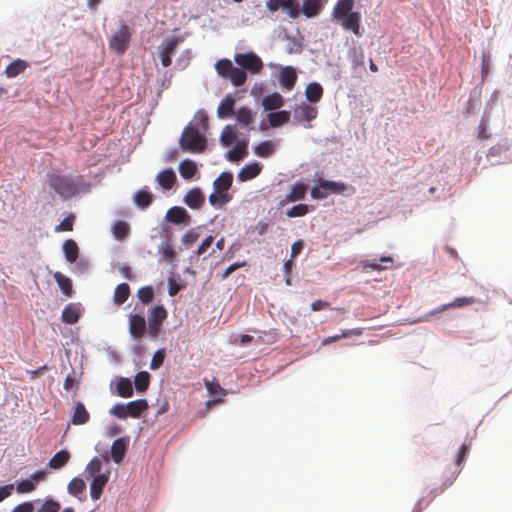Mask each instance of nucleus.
<instances>
[{
  "mask_svg": "<svg viewBox=\"0 0 512 512\" xmlns=\"http://www.w3.org/2000/svg\"><path fill=\"white\" fill-rule=\"evenodd\" d=\"M358 0H337L331 13L333 21L337 22L345 31H351L361 36V13L353 10Z\"/></svg>",
  "mask_w": 512,
  "mask_h": 512,
  "instance_id": "f257e3e1",
  "label": "nucleus"
},
{
  "mask_svg": "<svg viewBox=\"0 0 512 512\" xmlns=\"http://www.w3.org/2000/svg\"><path fill=\"white\" fill-rule=\"evenodd\" d=\"M179 146L184 152L203 153L207 148V139L198 126L190 123L179 138Z\"/></svg>",
  "mask_w": 512,
  "mask_h": 512,
  "instance_id": "f03ea898",
  "label": "nucleus"
},
{
  "mask_svg": "<svg viewBox=\"0 0 512 512\" xmlns=\"http://www.w3.org/2000/svg\"><path fill=\"white\" fill-rule=\"evenodd\" d=\"M48 184L62 198L69 199L78 193L77 184L69 176L50 174Z\"/></svg>",
  "mask_w": 512,
  "mask_h": 512,
  "instance_id": "7ed1b4c3",
  "label": "nucleus"
},
{
  "mask_svg": "<svg viewBox=\"0 0 512 512\" xmlns=\"http://www.w3.org/2000/svg\"><path fill=\"white\" fill-rule=\"evenodd\" d=\"M131 36L132 33L129 26L123 23L109 41L110 50L114 51L118 55H123L129 47Z\"/></svg>",
  "mask_w": 512,
  "mask_h": 512,
  "instance_id": "20e7f679",
  "label": "nucleus"
},
{
  "mask_svg": "<svg viewBox=\"0 0 512 512\" xmlns=\"http://www.w3.org/2000/svg\"><path fill=\"white\" fill-rule=\"evenodd\" d=\"M167 318V310L163 305H157L148 314V334L151 338H157L160 327Z\"/></svg>",
  "mask_w": 512,
  "mask_h": 512,
  "instance_id": "39448f33",
  "label": "nucleus"
},
{
  "mask_svg": "<svg viewBox=\"0 0 512 512\" xmlns=\"http://www.w3.org/2000/svg\"><path fill=\"white\" fill-rule=\"evenodd\" d=\"M234 61L243 68L253 74L259 73L263 68L261 58L253 52L238 53L234 56Z\"/></svg>",
  "mask_w": 512,
  "mask_h": 512,
  "instance_id": "423d86ee",
  "label": "nucleus"
},
{
  "mask_svg": "<svg viewBox=\"0 0 512 512\" xmlns=\"http://www.w3.org/2000/svg\"><path fill=\"white\" fill-rule=\"evenodd\" d=\"M346 190V185L342 182H335L329 180L320 181L319 187H313L311 189V197L313 199L326 198L329 192L342 193Z\"/></svg>",
  "mask_w": 512,
  "mask_h": 512,
  "instance_id": "0eeeda50",
  "label": "nucleus"
},
{
  "mask_svg": "<svg viewBox=\"0 0 512 512\" xmlns=\"http://www.w3.org/2000/svg\"><path fill=\"white\" fill-rule=\"evenodd\" d=\"M182 41V39L178 37H171L166 39L160 45V58L161 64L163 67H169L172 63V54L175 52L176 47Z\"/></svg>",
  "mask_w": 512,
  "mask_h": 512,
  "instance_id": "6e6552de",
  "label": "nucleus"
},
{
  "mask_svg": "<svg viewBox=\"0 0 512 512\" xmlns=\"http://www.w3.org/2000/svg\"><path fill=\"white\" fill-rule=\"evenodd\" d=\"M146 332V320L141 314L129 317V333L135 340H141Z\"/></svg>",
  "mask_w": 512,
  "mask_h": 512,
  "instance_id": "1a4fd4ad",
  "label": "nucleus"
},
{
  "mask_svg": "<svg viewBox=\"0 0 512 512\" xmlns=\"http://www.w3.org/2000/svg\"><path fill=\"white\" fill-rule=\"evenodd\" d=\"M110 476V470L107 469L103 475H97V477H91L90 483V496L93 500L100 499L105 485L108 483Z\"/></svg>",
  "mask_w": 512,
  "mask_h": 512,
  "instance_id": "9d476101",
  "label": "nucleus"
},
{
  "mask_svg": "<svg viewBox=\"0 0 512 512\" xmlns=\"http://www.w3.org/2000/svg\"><path fill=\"white\" fill-rule=\"evenodd\" d=\"M293 114L298 122H310L317 117L318 110L314 106L303 103L294 108Z\"/></svg>",
  "mask_w": 512,
  "mask_h": 512,
  "instance_id": "9b49d317",
  "label": "nucleus"
},
{
  "mask_svg": "<svg viewBox=\"0 0 512 512\" xmlns=\"http://www.w3.org/2000/svg\"><path fill=\"white\" fill-rule=\"evenodd\" d=\"M183 202L191 209H200L205 203V195L196 187L190 189L184 196Z\"/></svg>",
  "mask_w": 512,
  "mask_h": 512,
  "instance_id": "f8f14e48",
  "label": "nucleus"
},
{
  "mask_svg": "<svg viewBox=\"0 0 512 512\" xmlns=\"http://www.w3.org/2000/svg\"><path fill=\"white\" fill-rule=\"evenodd\" d=\"M156 182L164 190H170L177 182V177L173 169L168 168L160 171L155 178Z\"/></svg>",
  "mask_w": 512,
  "mask_h": 512,
  "instance_id": "ddd939ff",
  "label": "nucleus"
},
{
  "mask_svg": "<svg viewBox=\"0 0 512 512\" xmlns=\"http://www.w3.org/2000/svg\"><path fill=\"white\" fill-rule=\"evenodd\" d=\"M297 81V74L293 67L287 66L283 68L279 75V83L280 85L287 89L291 90L295 86Z\"/></svg>",
  "mask_w": 512,
  "mask_h": 512,
  "instance_id": "4468645a",
  "label": "nucleus"
},
{
  "mask_svg": "<svg viewBox=\"0 0 512 512\" xmlns=\"http://www.w3.org/2000/svg\"><path fill=\"white\" fill-rule=\"evenodd\" d=\"M262 170V165L258 162L246 164L238 173V180L246 182L257 177Z\"/></svg>",
  "mask_w": 512,
  "mask_h": 512,
  "instance_id": "2eb2a0df",
  "label": "nucleus"
},
{
  "mask_svg": "<svg viewBox=\"0 0 512 512\" xmlns=\"http://www.w3.org/2000/svg\"><path fill=\"white\" fill-rule=\"evenodd\" d=\"M308 186L305 183L298 182L295 183L291 191L286 195L285 200L282 202V205L285 203H292L305 198Z\"/></svg>",
  "mask_w": 512,
  "mask_h": 512,
  "instance_id": "dca6fc26",
  "label": "nucleus"
},
{
  "mask_svg": "<svg viewBox=\"0 0 512 512\" xmlns=\"http://www.w3.org/2000/svg\"><path fill=\"white\" fill-rule=\"evenodd\" d=\"M103 461L108 464L110 461V458L108 454H104L102 456V459L98 457H94L86 466V473L89 477H97V475H103L104 472H102L103 468Z\"/></svg>",
  "mask_w": 512,
  "mask_h": 512,
  "instance_id": "f3484780",
  "label": "nucleus"
},
{
  "mask_svg": "<svg viewBox=\"0 0 512 512\" xmlns=\"http://www.w3.org/2000/svg\"><path fill=\"white\" fill-rule=\"evenodd\" d=\"M233 182V175L231 172H222L213 183L215 191L223 194H229L228 190L231 188Z\"/></svg>",
  "mask_w": 512,
  "mask_h": 512,
  "instance_id": "a211bd4d",
  "label": "nucleus"
},
{
  "mask_svg": "<svg viewBox=\"0 0 512 512\" xmlns=\"http://www.w3.org/2000/svg\"><path fill=\"white\" fill-rule=\"evenodd\" d=\"M235 98L232 95H226L221 101L217 109L219 118L224 119L233 115L234 113Z\"/></svg>",
  "mask_w": 512,
  "mask_h": 512,
  "instance_id": "6ab92c4d",
  "label": "nucleus"
},
{
  "mask_svg": "<svg viewBox=\"0 0 512 512\" xmlns=\"http://www.w3.org/2000/svg\"><path fill=\"white\" fill-rule=\"evenodd\" d=\"M153 194L149 191L148 187H144L135 193L133 197V201L137 207L140 209H145L149 207L153 202Z\"/></svg>",
  "mask_w": 512,
  "mask_h": 512,
  "instance_id": "aec40b11",
  "label": "nucleus"
},
{
  "mask_svg": "<svg viewBox=\"0 0 512 512\" xmlns=\"http://www.w3.org/2000/svg\"><path fill=\"white\" fill-rule=\"evenodd\" d=\"M165 218L173 224H181L189 218V215L183 207L174 206L167 211Z\"/></svg>",
  "mask_w": 512,
  "mask_h": 512,
  "instance_id": "412c9836",
  "label": "nucleus"
},
{
  "mask_svg": "<svg viewBox=\"0 0 512 512\" xmlns=\"http://www.w3.org/2000/svg\"><path fill=\"white\" fill-rule=\"evenodd\" d=\"M29 67V63L23 59H16L5 68V75L8 78H14L23 73Z\"/></svg>",
  "mask_w": 512,
  "mask_h": 512,
  "instance_id": "4be33fe9",
  "label": "nucleus"
},
{
  "mask_svg": "<svg viewBox=\"0 0 512 512\" xmlns=\"http://www.w3.org/2000/svg\"><path fill=\"white\" fill-rule=\"evenodd\" d=\"M81 312L77 305L70 303L62 311L61 319L64 323L75 324L80 318Z\"/></svg>",
  "mask_w": 512,
  "mask_h": 512,
  "instance_id": "5701e85b",
  "label": "nucleus"
},
{
  "mask_svg": "<svg viewBox=\"0 0 512 512\" xmlns=\"http://www.w3.org/2000/svg\"><path fill=\"white\" fill-rule=\"evenodd\" d=\"M127 444L123 438L116 439L111 446V458L116 464H120L125 456Z\"/></svg>",
  "mask_w": 512,
  "mask_h": 512,
  "instance_id": "b1692460",
  "label": "nucleus"
},
{
  "mask_svg": "<svg viewBox=\"0 0 512 512\" xmlns=\"http://www.w3.org/2000/svg\"><path fill=\"white\" fill-rule=\"evenodd\" d=\"M90 419V414L86 410L85 406L81 402H77L75 405L74 413L71 419L73 425L86 424Z\"/></svg>",
  "mask_w": 512,
  "mask_h": 512,
  "instance_id": "393cba45",
  "label": "nucleus"
},
{
  "mask_svg": "<svg viewBox=\"0 0 512 512\" xmlns=\"http://www.w3.org/2000/svg\"><path fill=\"white\" fill-rule=\"evenodd\" d=\"M248 154L247 151V142H239L234 148L226 153V159L230 162H238L239 160L246 157Z\"/></svg>",
  "mask_w": 512,
  "mask_h": 512,
  "instance_id": "a878e982",
  "label": "nucleus"
},
{
  "mask_svg": "<svg viewBox=\"0 0 512 512\" xmlns=\"http://www.w3.org/2000/svg\"><path fill=\"white\" fill-rule=\"evenodd\" d=\"M262 105L267 111L276 110L284 105V99L279 93L274 92L263 98Z\"/></svg>",
  "mask_w": 512,
  "mask_h": 512,
  "instance_id": "bb28decb",
  "label": "nucleus"
},
{
  "mask_svg": "<svg viewBox=\"0 0 512 512\" xmlns=\"http://www.w3.org/2000/svg\"><path fill=\"white\" fill-rule=\"evenodd\" d=\"M323 9L321 0H305L302 5V12L307 18L317 16Z\"/></svg>",
  "mask_w": 512,
  "mask_h": 512,
  "instance_id": "cd10ccee",
  "label": "nucleus"
},
{
  "mask_svg": "<svg viewBox=\"0 0 512 512\" xmlns=\"http://www.w3.org/2000/svg\"><path fill=\"white\" fill-rule=\"evenodd\" d=\"M148 409V402L145 399H138L128 403V417L139 418Z\"/></svg>",
  "mask_w": 512,
  "mask_h": 512,
  "instance_id": "c85d7f7f",
  "label": "nucleus"
},
{
  "mask_svg": "<svg viewBox=\"0 0 512 512\" xmlns=\"http://www.w3.org/2000/svg\"><path fill=\"white\" fill-rule=\"evenodd\" d=\"M305 96L310 103L319 102L323 96L322 86L317 82L308 84L305 89Z\"/></svg>",
  "mask_w": 512,
  "mask_h": 512,
  "instance_id": "c756f323",
  "label": "nucleus"
},
{
  "mask_svg": "<svg viewBox=\"0 0 512 512\" xmlns=\"http://www.w3.org/2000/svg\"><path fill=\"white\" fill-rule=\"evenodd\" d=\"M267 117L271 127H279L289 122L290 112L286 110L271 112Z\"/></svg>",
  "mask_w": 512,
  "mask_h": 512,
  "instance_id": "7c9ffc66",
  "label": "nucleus"
},
{
  "mask_svg": "<svg viewBox=\"0 0 512 512\" xmlns=\"http://www.w3.org/2000/svg\"><path fill=\"white\" fill-rule=\"evenodd\" d=\"M198 171V168H197V165L194 161L190 160V159H185L183 161L180 162L179 164V173L181 175L182 178L184 179H191L195 176V174L197 173Z\"/></svg>",
  "mask_w": 512,
  "mask_h": 512,
  "instance_id": "2f4dec72",
  "label": "nucleus"
},
{
  "mask_svg": "<svg viewBox=\"0 0 512 512\" xmlns=\"http://www.w3.org/2000/svg\"><path fill=\"white\" fill-rule=\"evenodd\" d=\"M54 279L56 280L62 293L67 297H71L73 294V287H72L71 279L68 278L67 276H65L64 274H62L61 272H55Z\"/></svg>",
  "mask_w": 512,
  "mask_h": 512,
  "instance_id": "473e14b6",
  "label": "nucleus"
},
{
  "mask_svg": "<svg viewBox=\"0 0 512 512\" xmlns=\"http://www.w3.org/2000/svg\"><path fill=\"white\" fill-rule=\"evenodd\" d=\"M70 460V453L67 450L57 452L48 462L51 469H61Z\"/></svg>",
  "mask_w": 512,
  "mask_h": 512,
  "instance_id": "72a5a7b5",
  "label": "nucleus"
},
{
  "mask_svg": "<svg viewBox=\"0 0 512 512\" xmlns=\"http://www.w3.org/2000/svg\"><path fill=\"white\" fill-rule=\"evenodd\" d=\"M63 251L66 260L70 263H74L79 256V248L76 242L72 239H68L63 243Z\"/></svg>",
  "mask_w": 512,
  "mask_h": 512,
  "instance_id": "f704fd0d",
  "label": "nucleus"
},
{
  "mask_svg": "<svg viewBox=\"0 0 512 512\" xmlns=\"http://www.w3.org/2000/svg\"><path fill=\"white\" fill-rule=\"evenodd\" d=\"M112 233L118 241H122L128 237L130 233V226L127 222L118 220L112 226Z\"/></svg>",
  "mask_w": 512,
  "mask_h": 512,
  "instance_id": "c9c22d12",
  "label": "nucleus"
},
{
  "mask_svg": "<svg viewBox=\"0 0 512 512\" xmlns=\"http://www.w3.org/2000/svg\"><path fill=\"white\" fill-rule=\"evenodd\" d=\"M130 295V287L127 283H121L116 286L114 291V303L122 305L125 303Z\"/></svg>",
  "mask_w": 512,
  "mask_h": 512,
  "instance_id": "e433bc0d",
  "label": "nucleus"
},
{
  "mask_svg": "<svg viewBox=\"0 0 512 512\" xmlns=\"http://www.w3.org/2000/svg\"><path fill=\"white\" fill-rule=\"evenodd\" d=\"M134 384L138 392H145L150 384V374L147 371L138 372L135 376Z\"/></svg>",
  "mask_w": 512,
  "mask_h": 512,
  "instance_id": "4c0bfd02",
  "label": "nucleus"
},
{
  "mask_svg": "<svg viewBox=\"0 0 512 512\" xmlns=\"http://www.w3.org/2000/svg\"><path fill=\"white\" fill-rule=\"evenodd\" d=\"M116 389L121 397L129 398L133 395L132 382L128 378H121L117 383Z\"/></svg>",
  "mask_w": 512,
  "mask_h": 512,
  "instance_id": "58836bf2",
  "label": "nucleus"
},
{
  "mask_svg": "<svg viewBox=\"0 0 512 512\" xmlns=\"http://www.w3.org/2000/svg\"><path fill=\"white\" fill-rule=\"evenodd\" d=\"M226 79H229L234 86L239 87L246 82L247 75L243 69L234 67Z\"/></svg>",
  "mask_w": 512,
  "mask_h": 512,
  "instance_id": "ea45409f",
  "label": "nucleus"
},
{
  "mask_svg": "<svg viewBox=\"0 0 512 512\" xmlns=\"http://www.w3.org/2000/svg\"><path fill=\"white\" fill-rule=\"evenodd\" d=\"M237 122L244 126L248 127L253 123V114L250 108L241 107L236 113Z\"/></svg>",
  "mask_w": 512,
  "mask_h": 512,
  "instance_id": "a19ab883",
  "label": "nucleus"
},
{
  "mask_svg": "<svg viewBox=\"0 0 512 512\" xmlns=\"http://www.w3.org/2000/svg\"><path fill=\"white\" fill-rule=\"evenodd\" d=\"M86 489L85 481L81 478L75 477L73 478L67 486L68 493L73 496H79Z\"/></svg>",
  "mask_w": 512,
  "mask_h": 512,
  "instance_id": "79ce46f5",
  "label": "nucleus"
},
{
  "mask_svg": "<svg viewBox=\"0 0 512 512\" xmlns=\"http://www.w3.org/2000/svg\"><path fill=\"white\" fill-rule=\"evenodd\" d=\"M475 302H476V300L473 297H458L451 303L443 305L439 309V311H445L448 308H461V307L472 305Z\"/></svg>",
  "mask_w": 512,
  "mask_h": 512,
  "instance_id": "37998d69",
  "label": "nucleus"
},
{
  "mask_svg": "<svg viewBox=\"0 0 512 512\" xmlns=\"http://www.w3.org/2000/svg\"><path fill=\"white\" fill-rule=\"evenodd\" d=\"M233 68L232 62L226 58L218 60L215 64L217 73L223 78H227Z\"/></svg>",
  "mask_w": 512,
  "mask_h": 512,
  "instance_id": "c03bdc74",
  "label": "nucleus"
},
{
  "mask_svg": "<svg viewBox=\"0 0 512 512\" xmlns=\"http://www.w3.org/2000/svg\"><path fill=\"white\" fill-rule=\"evenodd\" d=\"M254 152L257 156L267 158L274 152L273 144L270 141H263L254 148Z\"/></svg>",
  "mask_w": 512,
  "mask_h": 512,
  "instance_id": "a18cd8bd",
  "label": "nucleus"
},
{
  "mask_svg": "<svg viewBox=\"0 0 512 512\" xmlns=\"http://www.w3.org/2000/svg\"><path fill=\"white\" fill-rule=\"evenodd\" d=\"M282 8L286 10L288 15L293 19L300 15V7L296 0H282Z\"/></svg>",
  "mask_w": 512,
  "mask_h": 512,
  "instance_id": "49530a36",
  "label": "nucleus"
},
{
  "mask_svg": "<svg viewBox=\"0 0 512 512\" xmlns=\"http://www.w3.org/2000/svg\"><path fill=\"white\" fill-rule=\"evenodd\" d=\"M230 200L231 196L229 194H223L215 190L209 196V202L212 206H223L227 204Z\"/></svg>",
  "mask_w": 512,
  "mask_h": 512,
  "instance_id": "de8ad7c7",
  "label": "nucleus"
},
{
  "mask_svg": "<svg viewBox=\"0 0 512 512\" xmlns=\"http://www.w3.org/2000/svg\"><path fill=\"white\" fill-rule=\"evenodd\" d=\"M236 139V133L233 129V127L227 125L220 136V142L224 147L230 146L234 140Z\"/></svg>",
  "mask_w": 512,
  "mask_h": 512,
  "instance_id": "09e8293b",
  "label": "nucleus"
},
{
  "mask_svg": "<svg viewBox=\"0 0 512 512\" xmlns=\"http://www.w3.org/2000/svg\"><path fill=\"white\" fill-rule=\"evenodd\" d=\"M138 299L144 304L147 305L151 303L154 299V290L151 286L141 287L137 292Z\"/></svg>",
  "mask_w": 512,
  "mask_h": 512,
  "instance_id": "8fccbe9b",
  "label": "nucleus"
},
{
  "mask_svg": "<svg viewBox=\"0 0 512 512\" xmlns=\"http://www.w3.org/2000/svg\"><path fill=\"white\" fill-rule=\"evenodd\" d=\"M159 253L163 259L167 262H171L175 258V251L172 244L169 241L163 242L159 247Z\"/></svg>",
  "mask_w": 512,
  "mask_h": 512,
  "instance_id": "3c124183",
  "label": "nucleus"
},
{
  "mask_svg": "<svg viewBox=\"0 0 512 512\" xmlns=\"http://www.w3.org/2000/svg\"><path fill=\"white\" fill-rule=\"evenodd\" d=\"M360 265L362 267V270L364 272L368 271V270H372V271H381V270H386V269H390V266L389 265H384V266H381V264L379 262H377L376 259H372V260H363L360 262Z\"/></svg>",
  "mask_w": 512,
  "mask_h": 512,
  "instance_id": "603ef678",
  "label": "nucleus"
},
{
  "mask_svg": "<svg viewBox=\"0 0 512 512\" xmlns=\"http://www.w3.org/2000/svg\"><path fill=\"white\" fill-rule=\"evenodd\" d=\"M310 206L307 204H298L291 207L289 210H287L286 215L288 217L294 218V217H301L309 213Z\"/></svg>",
  "mask_w": 512,
  "mask_h": 512,
  "instance_id": "864d4df0",
  "label": "nucleus"
},
{
  "mask_svg": "<svg viewBox=\"0 0 512 512\" xmlns=\"http://www.w3.org/2000/svg\"><path fill=\"white\" fill-rule=\"evenodd\" d=\"M36 489V486L34 485L33 480L23 479L20 482H18L16 486V491L19 494H26L31 493Z\"/></svg>",
  "mask_w": 512,
  "mask_h": 512,
  "instance_id": "5fc2aeb1",
  "label": "nucleus"
},
{
  "mask_svg": "<svg viewBox=\"0 0 512 512\" xmlns=\"http://www.w3.org/2000/svg\"><path fill=\"white\" fill-rule=\"evenodd\" d=\"M60 503L53 499H46L41 508L37 512H58L60 510Z\"/></svg>",
  "mask_w": 512,
  "mask_h": 512,
  "instance_id": "6e6d98bb",
  "label": "nucleus"
},
{
  "mask_svg": "<svg viewBox=\"0 0 512 512\" xmlns=\"http://www.w3.org/2000/svg\"><path fill=\"white\" fill-rule=\"evenodd\" d=\"M127 407H128V403L127 404H122V403L116 404L111 408L110 413L119 419H125L128 417Z\"/></svg>",
  "mask_w": 512,
  "mask_h": 512,
  "instance_id": "4d7b16f0",
  "label": "nucleus"
},
{
  "mask_svg": "<svg viewBox=\"0 0 512 512\" xmlns=\"http://www.w3.org/2000/svg\"><path fill=\"white\" fill-rule=\"evenodd\" d=\"M75 221V216L73 214H69L65 217L62 222L55 228L56 232L60 231H72L73 224Z\"/></svg>",
  "mask_w": 512,
  "mask_h": 512,
  "instance_id": "13d9d810",
  "label": "nucleus"
},
{
  "mask_svg": "<svg viewBox=\"0 0 512 512\" xmlns=\"http://www.w3.org/2000/svg\"><path fill=\"white\" fill-rule=\"evenodd\" d=\"M164 358H165V351L163 349L156 351L152 357V360L150 363V368L152 370L158 369L163 364Z\"/></svg>",
  "mask_w": 512,
  "mask_h": 512,
  "instance_id": "bf43d9fd",
  "label": "nucleus"
},
{
  "mask_svg": "<svg viewBox=\"0 0 512 512\" xmlns=\"http://www.w3.org/2000/svg\"><path fill=\"white\" fill-rule=\"evenodd\" d=\"M205 387H206L208 393L211 395L223 394V392H224L223 388L220 386L219 382L216 380H213V381L205 380Z\"/></svg>",
  "mask_w": 512,
  "mask_h": 512,
  "instance_id": "052dcab7",
  "label": "nucleus"
},
{
  "mask_svg": "<svg viewBox=\"0 0 512 512\" xmlns=\"http://www.w3.org/2000/svg\"><path fill=\"white\" fill-rule=\"evenodd\" d=\"M198 238H199V233H197L194 230H189L182 236V243L185 246L190 247L198 240Z\"/></svg>",
  "mask_w": 512,
  "mask_h": 512,
  "instance_id": "680f3d73",
  "label": "nucleus"
},
{
  "mask_svg": "<svg viewBox=\"0 0 512 512\" xmlns=\"http://www.w3.org/2000/svg\"><path fill=\"white\" fill-rule=\"evenodd\" d=\"M195 119L198 121V126L201 131H205L208 128V116L204 110H200L196 113Z\"/></svg>",
  "mask_w": 512,
  "mask_h": 512,
  "instance_id": "e2e57ef3",
  "label": "nucleus"
},
{
  "mask_svg": "<svg viewBox=\"0 0 512 512\" xmlns=\"http://www.w3.org/2000/svg\"><path fill=\"white\" fill-rule=\"evenodd\" d=\"M477 137L480 140H487L490 137V134L488 133V121L483 118L481 119L478 126Z\"/></svg>",
  "mask_w": 512,
  "mask_h": 512,
  "instance_id": "0e129e2a",
  "label": "nucleus"
},
{
  "mask_svg": "<svg viewBox=\"0 0 512 512\" xmlns=\"http://www.w3.org/2000/svg\"><path fill=\"white\" fill-rule=\"evenodd\" d=\"M214 242V237L213 236H208L206 237L202 243L199 245L198 249L196 250V254L197 255H202L204 254L208 249L209 247L213 244Z\"/></svg>",
  "mask_w": 512,
  "mask_h": 512,
  "instance_id": "69168bd1",
  "label": "nucleus"
},
{
  "mask_svg": "<svg viewBox=\"0 0 512 512\" xmlns=\"http://www.w3.org/2000/svg\"><path fill=\"white\" fill-rule=\"evenodd\" d=\"M34 505L32 502L27 501L15 506L12 512H34Z\"/></svg>",
  "mask_w": 512,
  "mask_h": 512,
  "instance_id": "338daca9",
  "label": "nucleus"
},
{
  "mask_svg": "<svg viewBox=\"0 0 512 512\" xmlns=\"http://www.w3.org/2000/svg\"><path fill=\"white\" fill-rule=\"evenodd\" d=\"M304 248V241L303 240H297L292 244L291 247V257L295 258L297 255L301 253V251Z\"/></svg>",
  "mask_w": 512,
  "mask_h": 512,
  "instance_id": "774afa93",
  "label": "nucleus"
}]
</instances>
